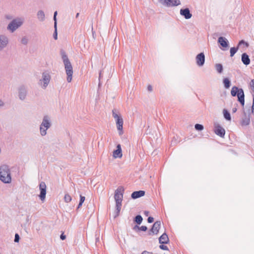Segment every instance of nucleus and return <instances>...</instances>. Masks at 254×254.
Here are the masks:
<instances>
[{"instance_id": "obj_1", "label": "nucleus", "mask_w": 254, "mask_h": 254, "mask_svg": "<svg viewBox=\"0 0 254 254\" xmlns=\"http://www.w3.org/2000/svg\"><path fill=\"white\" fill-rule=\"evenodd\" d=\"M124 191V187L119 186L115 191L114 198L116 201V210L114 218L117 217L120 214Z\"/></svg>"}, {"instance_id": "obj_2", "label": "nucleus", "mask_w": 254, "mask_h": 254, "mask_svg": "<svg viewBox=\"0 0 254 254\" xmlns=\"http://www.w3.org/2000/svg\"><path fill=\"white\" fill-rule=\"evenodd\" d=\"M60 53L64 65L65 72L67 75L66 80L68 83H69L71 81L72 79V66L68 58L67 55L66 54V53L63 50H62Z\"/></svg>"}, {"instance_id": "obj_3", "label": "nucleus", "mask_w": 254, "mask_h": 254, "mask_svg": "<svg viewBox=\"0 0 254 254\" xmlns=\"http://www.w3.org/2000/svg\"><path fill=\"white\" fill-rule=\"evenodd\" d=\"M0 180L5 184L11 182L10 169L7 165H2L0 167Z\"/></svg>"}, {"instance_id": "obj_4", "label": "nucleus", "mask_w": 254, "mask_h": 254, "mask_svg": "<svg viewBox=\"0 0 254 254\" xmlns=\"http://www.w3.org/2000/svg\"><path fill=\"white\" fill-rule=\"evenodd\" d=\"M112 116L113 117L116 121V124L117 125V129L119 131L120 135L123 134V119L119 113V112L115 109L112 110Z\"/></svg>"}, {"instance_id": "obj_5", "label": "nucleus", "mask_w": 254, "mask_h": 254, "mask_svg": "<svg viewBox=\"0 0 254 254\" xmlns=\"http://www.w3.org/2000/svg\"><path fill=\"white\" fill-rule=\"evenodd\" d=\"M231 95L233 97L237 96L238 100L242 106L245 104V94L242 88H239L237 86H233L231 91Z\"/></svg>"}, {"instance_id": "obj_6", "label": "nucleus", "mask_w": 254, "mask_h": 254, "mask_svg": "<svg viewBox=\"0 0 254 254\" xmlns=\"http://www.w3.org/2000/svg\"><path fill=\"white\" fill-rule=\"evenodd\" d=\"M51 79V75L48 72H43L42 74V78L39 80L38 84L43 89H45L49 85Z\"/></svg>"}, {"instance_id": "obj_7", "label": "nucleus", "mask_w": 254, "mask_h": 254, "mask_svg": "<svg viewBox=\"0 0 254 254\" xmlns=\"http://www.w3.org/2000/svg\"><path fill=\"white\" fill-rule=\"evenodd\" d=\"M23 23V20L20 18L13 19L8 25L7 29L11 32H13L17 28L20 27Z\"/></svg>"}, {"instance_id": "obj_8", "label": "nucleus", "mask_w": 254, "mask_h": 254, "mask_svg": "<svg viewBox=\"0 0 254 254\" xmlns=\"http://www.w3.org/2000/svg\"><path fill=\"white\" fill-rule=\"evenodd\" d=\"M18 91L19 98L22 101L25 100L27 95V87L24 85H21L19 86Z\"/></svg>"}, {"instance_id": "obj_9", "label": "nucleus", "mask_w": 254, "mask_h": 254, "mask_svg": "<svg viewBox=\"0 0 254 254\" xmlns=\"http://www.w3.org/2000/svg\"><path fill=\"white\" fill-rule=\"evenodd\" d=\"M46 185L44 182H42L39 184V189L40 190V193L39 197L42 201H44L46 198Z\"/></svg>"}, {"instance_id": "obj_10", "label": "nucleus", "mask_w": 254, "mask_h": 254, "mask_svg": "<svg viewBox=\"0 0 254 254\" xmlns=\"http://www.w3.org/2000/svg\"><path fill=\"white\" fill-rule=\"evenodd\" d=\"M214 131L216 134L223 137L225 134V130L220 125H215Z\"/></svg>"}, {"instance_id": "obj_11", "label": "nucleus", "mask_w": 254, "mask_h": 254, "mask_svg": "<svg viewBox=\"0 0 254 254\" xmlns=\"http://www.w3.org/2000/svg\"><path fill=\"white\" fill-rule=\"evenodd\" d=\"M161 226V221H157L153 225L151 229L150 230L149 235H152V234H157L159 231Z\"/></svg>"}, {"instance_id": "obj_12", "label": "nucleus", "mask_w": 254, "mask_h": 254, "mask_svg": "<svg viewBox=\"0 0 254 254\" xmlns=\"http://www.w3.org/2000/svg\"><path fill=\"white\" fill-rule=\"evenodd\" d=\"M205 62V56L203 53L198 54L196 57V64L199 66L204 65Z\"/></svg>"}, {"instance_id": "obj_13", "label": "nucleus", "mask_w": 254, "mask_h": 254, "mask_svg": "<svg viewBox=\"0 0 254 254\" xmlns=\"http://www.w3.org/2000/svg\"><path fill=\"white\" fill-rule=\"evenodd\" d=\"M51 122L50 118L48 115H45L43 117L42 122L40 125L44 127H47V128H49L51 127Z\"/></svg>"}, {"instance_id": "obj_14", "label": "nucleus", "mask_w": 254, "mask_h": 254, "mask_svg": "<svg viewBox=\"0 0 254 254\" xmlns=\"http://www.w3.org/2000/svg\"><path fill=\"white\" fill-rule=\"evenodd\" d=\"M244 44L245 45L246 47H248L249 45L248 44L245 42L244 40H241L239 42L238 45L237 47H232L230 49V56L233 57L236 53L237 52L239 47L241 45Z\"/></svg>"}, {"instance_id": "obj_15", "label": "nucleus", "mask_w": 254, "mask_h": 254, "mask_svg": "<svg viewBox=\"0 0 254 254\" xmlns=\"http://www.w3.org/2000/svg\"><path fill=\"white\" fill-rule=\"evenodd\" d=\"M180 14L187 19H190L192 16V14H191L189 8L181 9Z\"/></svg>"}, {"instance_id": "obj_16", "label": "nucleus", "mask_w": 254, "mask_h": 254, "mask_svg": "<svg viewBox=\"0 0 254 254\" xmlns=\"http://www.w3.org/2000/svg\"><path fill=\"white\" fill-rule=\"evenodd\" d=\"M113 155L115 158H121L122 157V148L120 144L117 145V149L113 151Z\"/></svg>"}, {"instance_id": "obj_17", "label": "nucleus", "mask_w": 254, "mask_h": 254, "mask_svg": "<svg viewBox=\"0 0 254 254\" xmlns=\"http://www.w3.org/2000/svg\"><path fill=\"white\" fill-rule=\"evenodd\" d=\"M218 43L223 48H227L229 45L228 41L223 37H220L218 39Z\"/></svg>"}, {"instance_id": "obj_18", "label": "nucleus", "mask_w": 254, "mask_h": 254, "mask_svg": "<svg viewBox=\"0 0 254 254\" xmlns=\"http://www.w3.org/2000/svg\"><path fill=\"white\" fill-rule=\"evenodd\" d=\"M250 123V118L249 115H247L244 113V117L242 118L241 121V125L242 126H248Z\"/></svg>"}, {"instance_id": "obj_19", "label": "nucleus", "mask_w": 254, "mask_h": 254, "mask_svg": "<svg viewBox=\"0 0 254 254\" xmlns=\"http://www.w3.org/2000/svg\"><path fill=\"white\" fill-rule=\"evenodd\" d=\"M145 195L144 190H138L133 191L131 195V197L133 199H136Z\"/></svg>"}, {"instance_id": "obj_20", "label": "nucleus", "mask_w": 254, "mask_h": 254, "mask_svg": "<svg viewBox=\"0 0 254 254\" xmlns=\"http://www.w3.org/2000/svg\"><path fill=\"white\" fill-rule=\"evenodd\" d=\"M159 243L161 244H167L169 242V239L166 233H163L159 238Z\"/></svg>"}, {"instance_id": "obj_21", "label": "nucleus", "mask_w": 254, "mask_h": 254, "mask_svg": "<svg viewBox=\"0 0 254 254\" xmlns=\"http://www.w3.org/2000/svg\"><path fill=\"white\" fill-rule=\"evenodd\" d=\"M241 60L242 63L246 65H249L251 62L249 56L246 53L242 54Z\"/></svg>"}, {"instance_id": "obj_22", "label": "nucleus", "mask_w": 254, "mask_h": 254, "mask_svg": "<svg viewBox=\"0 0 254 254\" xmlns=\"http://www.w3.org/2000/svg\"><path fill=\"white\" fill-rule=\"evenodd\" d=\"M8 40L6 36L3 35H0V44L5 47L8 44Z\"/></svg>"}, {"instance_id": "obj_23", "label": "nucleus", "mask_w": 254, "mask_h": 254, "mask_svg": "<svg viewBox=\"0 0 254 254\" xmlns=\"http://www.w3.org/2000/svg\"><path fill=\"white\" fill-rule=\"evenodd\" d=\"M38 19L41 21H43L45 18V15L43 10H39L37 12Z\"/></svg>"}, {"instance_id": "obj_24", "label": "nucleus", "mask_w": 254, "mask_h": 254, "mask_svg": "<svg viewBox=\"0 0 254 254\" xmlns=\"http://www.w3.org/2000/svg\"><path fill=\"white\" fill-rule=\"evenodd\" d=\"M223 113L224 118L227 121H231V117L230 113L226 109H224Z\"/></svg>"}, {"instance_id": "obj_25", "label": "nucleus", "mask_w": 254, "mask_h": 254, "mask_svg": "<svg viewBox=\"0 0 254 254\" xmlns=\"http://www.w3.org/2000/svg\"><path fill=\"white\" fill-rule=\"evenodd\" d=\"M223 83L224 87L227 89L229 88L231 86L230 80L228 78H224L223 80Z\"/></svg>"}, {"instance_id": "obj_26", "label": "nucleus", "mask_w": 254, "mask_h": 254, "mask_svg": "<svg viewBox=\"0 0 254 254\" xmlns=\"http://www.w3.org/2000/svg\"><path fill=\"white\" fill-rule=\"evenodd\" d=\"M159 2L163 5L170 7L171 6L172 0H159Z\"/></svg>"}, {"instance_id": "obj_27", "label": "nucleus", "mask_w": 254, "mask_h": 254, "mask_svg": "<svg viewBox=\"0 0 254 254\" xmlns=\"http://www.w3.org/2000/svg\"><path fill=\"white\" fill-rule=\"evenodd\" d=\"M142 220L143 218L140 215H136L134 219V222L138 225L141 223Z\"/></svg>"}, {"instance_id": "obj_28", "label": "nucleus", "mask_w": 254, "mask_h": 254, "mask_svg": "<svg viewBox=\"0 0 254 254\" xmlns=\"http://www.w3.org/2000/svg\"><path fill=\"white\" fill-rule=\"evenodd\" d=\"M47 127H44L40 126V132L41 136H44L47 134V130L49 128H47Z\"/></svg>"}, {"instance_id": "obj_29", "label": "nucleus", "mask_w": 254, "mask_h": 254, "mask_svg": "<svg viewBox=\"0 0 254 254\" xmlns=\"http://www.w3.org/2000/svg\"><path fill=\"white\" fill-rule=\"evenodd\" d=\"M215 69L219 73H221L223 71V66L221 64H216L215 65Z\"/></svg>"}, {"instance_id": "obj_30", "label": "nucleus", "mask_w": 254, "mask_h": 254, "mask_svg": "<svg viewBox=\"0 0 254 254\" xmlns=\"http://www.w3.org/2000/svg\"><path fill=\"white\" fill-rule=\"evenodd\" d=\"M181 4L180 0H172L171 6H178Z\"/></svg>"}, {"instance_id": "obj_31", "label": "nucleus", "mask_w": 254, "mask_h": 254, "mask_svg": "<svg viewBox=\"0 0 254 254\" xmlns=\"http://www.w3.org/2000/svg\"><path fill=\"white\" fill-rule=\"evenodd\" d=\"M194 128L196 130L201 131L203 129V126L202 125L196 124L194 126Z\"/></svg>"}, {"instance_id": "obj_32", "label": "nucleus", "mask_w": 254, "mask_h": 254, "mask_svg": "<svg viewBox=\"0 0 254 254\" xmlns=\"http://www.w3.org/2000/svg\"><path fill=\"white\" fill-rule=\"evenodd\" d=\"M54 29H55V31H54V33L53 34V37H54V38L56 40V39H57V36H58V34H57V23H56L54 24Z\"/></svg>"}, {"instance_id": "obj_33", "label": "nucleus", "mask_w": 254, "mask_h": 254, "mask_svg": "<svg viewBox=\"0 0 254 254\" xmlns=\"http://www.w3.org/2000/svg\"><path fill=\"white\" fill-rule=\"evenodd\" d=\"M64 201L66 202H69L71 200V197L68 194H65L64 197Z\"/></svg>"}, {"instance_id": "obj_34", "label": "nucleus", "mask_w": 254, "mask_h": 254, "mask_svg": "<svg viewBox=\"0 0 254 254\" xmlns=\"http://www.w3.org/2000/svg\"><path fill=\"white\" fill-rule=\"evenodd\" d=\"M136 228H137L139 230L142 231H146L147 229V228L145 226H141V227H138V226L136 225L134 227V229Z\"/></svg>"}, {"instance_id": "obj_35", "label": "nucleus", "mask_w": 254, "mask_h": 254, "mask_svg": "<svg viewBox=\"0 0 254 254\" xmlns=\"http://www.w3.org/2000/svg\"><path fill=\"white\" fill-rule=\"evenodd\" d=\"M21 43L24 45H26L28 43V39L26 37L24 36V37H23L21 40Z\"/></svg>"}, {"instance_id": "obj_36", "label": "nucleus", "mask_w": 254, "mask_h": 254, "mask_svg": "<svg viewBox=\"0 0 254 254\" xmlns=\"http://www.w3.org/2000/svg\"><path fill=\"white\" fill-rule=\"evenodd\" d=\"M19 240H20V237L19 236V235L17 234V233H16L15 234V236H14V242L15 243H18L19 241Z\"/></svg>"}, {"instance_id": "obj_37", "label": "nucleus", "mask_w": 254, "mask_h": 254, "mask_svg": "<svg viewBox=\"0 0 254 254\" xmlns=\"http://www.w3.org/2000/svg\"><path fill=\"white\" fill-rule=\"evenodd\" d=\"M159 248H160V249H161V250H166V251L169 250L168 247L165 245H160Z\"/></svg>"}, {"instance_id": "obj_38", "label": "nucleus", "mask_w": 254, "mask_h": 254, "mask_svg": "<svg viewBox=\"0 0 254 254\" xmlns=\"http://www.w3.org/2000/svg\"><path fill=\"white\" fill-rule=\"evenodd\" d=\"M57 11H56L54 12V17H53V19H54V24H55L56 23H57Z\"/></svg>"}, {"instance_id": "obj_39", "label": "nucleus", "mask_w": 254, "mask_h": 254, "mask_svg": "<svg viewBox=\"0 0 254 254\" xmlns=\"http://www.w3.org/2000/svg\"><path fill=\"white\" fill-rule=\"evenodd\" d=\"M154 221V218L152 217H149L147 219V222L149 223H151L153 222Z\"/></svg>"}, {"instance_id": "obj_40", "label": "nucleus", "mask_w": 254, "mask_h": 254, "mask_svg": "<svg viewBox=\"0 0 254 254\" xmlns=\"http://www.w3.org/2000/svg\"><path fill=\"white\" fill-rule=\"evenodd\" d=\"M250 84L253 91H254V79L251 80Z\"/></svg>"}, {"instance_id": "obj_41", "label": "nucleus", "mask_w": 254, "mask_h": 254, "mask_svg": "<svg viewBox=\"0 0 254 254\" xmlns=\"http://www.w3.org/2000/svg\"><path fill=\"white\" fill-rule=\"evenodd\" d=\"M85 197L83 196H82L81 195H80V201L79 202L81 203H83L85 200Z\"/></svg>"}, {"instance_id": "obj_42", "label": "nucleus", "mask_w": 254, "mask_h": 254, "mask_svg": "<svg viewBox=\"0 0 254 254\" xmlns=\"http://www.w3.org/2000/svg\"><path fill=\"white\" fill-rule=\"evenodd\" d=\"M60 238L62 240H64L66 238V236L64 233H62L60 236Z\"/></svg>"}, {"instance_id": "obj_43", "label": "nucleus", "mask_w": 254, "mask_h": 254, "mask_svg": "<svg viewBox=\"0 0 254 254\" xmlns=\"http://www.w3.org/2000/svg\"><path fill=\"white\" fill-rule=\"evenodd\" d=\"M147 90L149 92H151L152 91V87L151 85H148Z\"/></svg>"}, {"instance_id": "obj_44", "label": "nucleus", "mask_w": 254, "mask_h": 254, "mask_svg": "<svg viewBox=\"0 0 254 254\" xmlns=\"http://www.w3.org/2000/svg\"><path fill=\"white\" fill-rule=\"evenodd\" d=\"M252 113H254V96H253V103L252 106Z\"/></svg>"}, {"instance_id": "obj_45", "label": "nucleus", "mask_w": 254, "mask_h": 254, "mask_svg": "<svg viewBox=\"0 0 254 254\" xmlns=\"http://www.w3.org/2000/svg\"><path fill=\"white\" fill-rule=\"evenodd\" d=\"M149 212L148 211H144V214L146 216H148L149 215Z\"/></svg>"}, {"instance_id": "obj_46", "label": "nucleus", "mask_w": 254, "mask_h": 254, "mask_svg": "<svg viewBox=\"0 0 254 254\" xmlns=\"http://www.w3.org/2000/svg\"><path fill=\"white\" fill-rule=\"evenodd\" d=\"M141 254H151V253L144 251Z\"/></svg>"}, {"instance_id": "obj_47", "label": "nucleus", "mask_w": 254, "mask_h": 254, "mask_svg": "<svg viewBox=\"0 0 254 254\" xmlns=\"http://www.w3.org/2000/svg\"><path fill=\"white\" fill-rule=\"evenodd\" d=\"M3 105H4L3 102L2 100H0V107L3 106Z\"/></svg>"}, {"instance_id": "obj_48", "label": "nucleus", "mask_w": 254, "mask_h": 254, "mask_svg": "<svg viewBox=\"0 0 254 254\" xmlns=\"http://www.w3.org/2000/svg\"><path fill=\"white\" fill-rule=\"evenodd\" d=\"M237 110V109L236 107L235 108H233L232 109V112L233 113H235V112H236Z\"/></svg>"}, {"instance_id": "obj_49", "label": "nucleus", "mask_w": 254, "mask_h": 254, "mask_svg": "<svg viewBox=\"0 0 254 254\" xmlns=\"http://www.w3.org/2000/svg\"><path fill=\"white\" fill-rule=\"evenodd\" d=\"M82 203H81L79 202L77 208L78 209L79 208H80L82 205Z\"/></svg>"}, {"instance_id": "obj_50", "label": "nucleus", "mask_w": 254, "mask_h": 254, "mask_svg": "<svg viewBox=\"0 0 254 254\" xmlns=\"http://www.w3.org/2000/svg\"><path fill=\"white\" fill-rule=\"evenodd\" d=\"M4 48H5L4 47L2 46V45H1L0 44V51H1Z\"/></svg>"}, {"instance_id": "obj_51", "label": "nucleus", "mask_w": 254, "mask_h": 254, "mask_svg": "<svg viewBox=\"0 0 254 254\" xmlns=\"http://www.w3.org/2000/svg\"><path fill=\"white\" fill-rule=\"evenodd\" d=\"M79 14V13H77L76 14V16H75V17H76V18H77V17H78Z\"/></svg>"}]
</instances>
